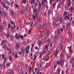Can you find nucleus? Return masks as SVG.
Instances as JSON below:
<instances>
[{"mask_svg": "<svg viewBox=\"0 0 74 74\" xmlns=\"http://www.w3.org/2000/svg\"><path fill=\"white\" fill-rule=\"evenodd\" d=\"M44 3V1H42L41 3H40V2H38V5L37 7V8H36L35 10H33V12L34 13V12L36 13V18L38 17V15H39V14L40 12V9L42 7V4Z\"/></svg>", "mask_w": 74, "mask_h": 74, "instance_id": "f257e3e1", "label": "nucleus"}, {"mask_svg": "<svg viewBox=\"0 0 74 74\" xmlns=\"http://www.w3.org/2000/svg\"><path fill=\"white\" fill-rule=\"evenodd\" d=\"M24 52L25 50L24 49H23V50L22 49L21 51H20L19 52H18V53L20 55H21L22 54H23V55H24Z\"/></svg>", "mask_w": 74, "mask_h": 74, "instance_id": "f03ea898", "label": "nucleus"}, {"mask_svg": "<svg viewBox=\"0 0 74 74\" xmlns=\"http://www.w3.org/2000/svg\"><path fill=\"white\" fill-rule=\"evenodd\" d=\"M62 62V59L61 58L60 61H57L56 62V64H57L59 65L60 66V64H61V63Z\"/></svg>", "mask_w": 74, "mask_h": 74, "instance_id": "7ed1b4c3", "label": "nucleus"}, {"mask_svg": "<svg viewBox=\"0 0 74 74\" xmlns=\"http://www.w3.org/2000/svg\"><path fill=\"white\" fill-rule=\"evenodd\" d=\"M3 35H5V36H6L7 38H8L10 36V34L9 33H8L7 34L5 32H3Z\"/></svg>", "mask_w": 74, "mask_h": 74, "instance_id": "20e7f679", "label": "nucleus"}, {"mask_svg": "<svg viewBox=\"0 0 74 74\" xmlns=\"http://www.w3.org/2000/svg\"><path fill=\"white\" fill-rule=\"evenodd\" d=\"M69 54H70V55L72 56V54L73 53L74 51L72 49H71L70 50H69Z\"/></svg>", "mask_w": 74, "mask_h": 74, "instance_id": "39448f33", "label": "nucleus"}, {"mask_svg": "<svg viewBox=\"0 0 74 74\" xmlns=\"http://www.w3.org/2000/svg\"><path fill=\"white\" fill-rule=\"evenodd\" d=\"M20 34H18L17 36V34L16 33L14 37L16 38V40H19V37Z\"/></svg>", "mask_w": 74, "mask_h": 74, "instance_id": "423d86ee", "label": "nucleus"}, {"mask_svg": "<svg viewBox=\"0 0 74 74\" xmlns=\"http://www.w3.org/2000/svg\"><path fill=\"white\" fill-rule=\"evenodd\" d=\"M3 7H4V8H5L6 10V11L8 10V9L9 8V6H8V5L6 6L5 4H4L3 5Z\"/></svg>", "mask_w": 74, "mask_h": 74, "instance_id": "0eeeda50", "label": "nucleus"}, {"mask_svg": "<svg viewBox=\"0 0 74 74\" xmlns=\"http://www.w3.org/2000/svg\"><path fill=\"white\" fill-rule=\"evenodd\" d=\"M74 60V56H73L72 57L71 59L70 60V64H72V62H73V60Z\"/></svg>", "mask_w": 74, "mask_h": 74, "instance_id": "6e6552de", "label": "nucleus"}, {"mask_svg": "<svg viewBox=\"0 0 74 74\" xmlns=\"http://www.w3.org/2000/svg\"><path fill=\"white\" fill-rule=\"evenodd\" d=\"M37 22L38 23H39L41 22L42 21V19L40 17H38V18L37 20Z\"/></svg>", "mask_w": 74, "mask_h": 74, "instance_id": "1a4fd4ad", "label": "nucleus"}, {"mask_svg": "<svg viewBox=\"0 0 74 74\" xmlns=\"http://www.w3.org/2000/svg\"><path fill=\"white\" fill-rule=\"evenodd\" d=\"M10 40L11 41H13L14 39V37L12 35H11L10 36Z\"/></svg>", "mask_w": 74, "mask_h": 74, "instance_id": "9d476101", "label": "nucleus"}, {"mask_svg": "<svg viewBox=\"0 0 74 74\" xmlns=\"http://www.w3.org/2000/svg\"><path fill=\"white\" fill-rule=\"evenodd\" d=\"M59 36V35L58 34H56L54 37V40H56L58 38Z\"/></svg>", "mask_w": 74, "mask_h": 74, "instance_id": "9b49d317", "label": "nucleus"}, {"mask_svg": "<svg viewBox=\"0 0 74 74\" xmlns=\"http://www.w3.org/2000/svg\"><path fill=\"white\" fill-rule=\"evenodd\" d=\"M3 47L4 50H6L7 48V45L6 44H4L3 45Z\"/></svg>", "mask_w": 74, "mask_h": 74, "instance_id": "f8f14e48", "label": "nucleus"}, {"mask_svg": "<svg viewBox=\"0 0 74 74\" xmlns=\"http://www.w3.org/2000/svg\"><path fill=\"white\" fill-rule=\"evenodd\" d=\"M30 8L29 7L27 6L26 7V10H25L26 11H29L30 10Z\"/></svg>", "mask_w": 74, "mask_h": 74, "instance_id": "ddd939ff", "label": "nucleus"}, {"mask_svg": "<svg viewBox=\"0 0 74 74\" xmlns=\"http://www.w3.org/2000/svg\"><path fill=\"white\" fill-rule=\"evenodd\" d=\"M19 38H20L22 39V40H23V39L24 38V36H23L22 35L21 36L19 34V36L18 37V39H19Z\"/></svg>", "mask_w": 74, "mask_h": 74, "instance_id": "4468645a", "label": "nucleus"}, {"mask_svg": "<svg viewBox=\"0 0 74 74\" xmlns=\"http://www.w3.org/2000/svg\"><path fill=\"white\" fill-rule=\"evenodd\" d=\"M51 39H49L47 40V42L49 44L51 43Z\"/></svg>", "mask_w": 74, "mask_h": 74, "instance_id": "2eb2a0df", "label": "nucleus"}, {"mask_svg": "<svg viewBox=\"0 0 74 74\" xmlns=\"http://www.w3.org/2000/svg\"><path fill=\"white\" fill-rule=\"evenodd\" d=\"M30 47L29 45H28L27 47H25V50H29L30 49Z\"/></svg>", "mask_w": 74, "mask_h": 74, "instance_id": "dca6fc26", "label": "nucleus"}, {"mask_svg": "<svg viewBox=\"0 0 74 74\" xmlns=\"http://www.w3.org/2000/svg\"><path fill=\"white\" fill-rule=\"evenodd\" d=\"M10 62H7V63L6 64V66L7 67H9L10 65Z\"/></svg>", "mask_w": 74, "mask_h": 74, "instance_id": "f3484780", "label": "nucleus"}, {"mask_svg": "<svg viewBox=\"0 0 74 74\" xmlns=\"http://www.w3.org/2000/svg\"><path fill=\"white\" fill-rule=\"evenodd\" d=\"M46 50L45 48H44L43 49V52H42V55H43L44 53H45L46 51Z\"/></svg>", "mask_w": 74, "mask_h": 74, "instance_id": "a211bd4d", "label": "nucleus"}, {"mask_svg": "<svg viewBox=\"0 0 74 74\" xmlns=\"http://www.w3.org/2000/svg\"><path fill=\"white\" fill-rule=\"evenodd\" d=\"M51 13V10L50 9L49 10V11L48 12V15L49 16Z\"/></svg>", "mask_w": 74, "mask_h": 74, "instance_id": "6ab92c4d", "label": "nucleus"}, {"mask_svg": "<svg viewBox=\"0 0 74 74\" xmlns=\"http://www.w3.org/2000/svg\"><path fill=\"white\" fill-rule=\"evenodd\" d=\"M50 65H51L50 63H48V64H46V65L45 66V67L46 68H47Z\"/></svg>", "mask_w": 74, "mask_h": 74, "instance_id": "aec40b11", "label": "nucleus"}, {"mask_svg": "<svg viewBox=\"0 0 74 74\" xmlns=\"http://www.w3.org/2000/svg\"><path fill=\"white\" fill-rule=\"evenodd\" d=\"M45 32H46V34L49 35V31L47 30V29H46L45 31Z\"/></svg>", "mask_w": 74, "mask_h": 74, "instance_id": "412c9836", "label": "nucleus"}, {"mask_svg": "<svg viewBox=\"0 0 74 74\" xmlns=\"http://www.w3.org/2000/svg\"><path fill=\"white\" fill-rule=\"evenodd\" d=\"M35 3V1L34 0H31L30 2V3L31 5L34 4Z\"/></svg>", "mask_w": 74, "mask_h": 74, "instance_id": "4be33fe9", "label": "nucleus"}, {"mask_svg": "<svg viewBox=\"0 0 74 74\" xmlns=\"http://www.w3.org/2000/svg\"><path fill=\"white\" fill-rule=\"evenodd\" d=\"M42 27H43L42 25V24H41L39 25V29H42Z\"/></svg>", "mask_w": 74, "mask_h": 74, "instance_id": "5701e85b", "label": "nucleus"}, {"mask_svg": "<svg viewBox=\"0 0 74 74\" xmlns=\"http://www.w3.org/2000/svg\"><path fill=\"white\" fill-rule=\"evenodd\" d=\"M2 58L3 60H4L5 59V55L4 54H2Z\"/></svg>", "mask_w": 74, "mask_h": 74, "instance_id": "b1692460", "label": "nucleus"}, {"mask_svg": "<svg viewBox=\"0 0 74 74\" xmlns=\"http://www.w3.org/2000/svg\"><path fill=\"white\" fill-rule=\"evenodd\" d=\"M68 2V7H69L71 5V1Z\"/></svg>", "mask_w": 74, "mask_h": 74, "instance_id": "393cba45", "label": "nucleus"}, {"mask_svg": "<svg viewBox=\"0 0 74 74\" xmlns=\"http://www.w3.org/2000/svg\"><path fill=\"white\" fill-rule=\"evenodd\" d=\"M35 13V15H33V19L34 20H35V18H36H36H37L38 16H38L37 17H36V13H35V12H34V13Z\"/></svg>", "mask_w": 74, "mask_h": 74, "instance_id": "a878e982", "label": "nucleus"}, {"mask_svg": "<svg viewBox=\"0 0 74 74\" xmlns=\"http://www.w3.org/2000/svg\"><path fill=\"white\" fill-rule=\"evenodd\" d=\"M17 54L16 52L15 51H14V52L12 53V55H13V56H15L16 54Z\"/></svg>", "mask_w": 74, "mask_h": 74, "instance_id": "bb28decb", "label": "nucleus"}, {"mask_svg": "<svg viewBox=\"0 0 74 74\" xmlns=\"http://www.w3.org/2000/svg\"><path fill=\"white\" fill-rule=\"evenodd\" d=\"M60 25L62 23V18H60Z\"/></svg>", "mask_w": 74, "mask_h": 74, "instance_id": "cd10ccee", "label": "nucleus"}, {"mask_svg": "<svg viewBox=\"0 0 74 74\" xmlns=\"http://www.w3.org/2000/svg\"><path fill=\"white\" fill-rule=\"evenodd\" d=\"M38 45H40V47H41V44H42V42L40 41V40H39L38 42Z\"/></svg>", "mask_w": 74, "mask_h": 74, "instance_id": "c85d7f7f", "label": "nucleus"}, {"mask_svg": "<svg viewBox=\"0 0 74 74\" xmlns=\"http://www.w3.org/2000/svg\"><path fill=\"white\" fill-rule=\"evenodd\" d=\"M70 26V22L68 23L66 25V27H69Z\"/></svg>", "mask_w": 74, "mask_h": 74, "instance_id": "c756f323", "label": "nucleus"}, {"mask_svg": "<svg viewBox=\"0 0 74 74\" xmlns=\"http://www.w3.org/2000/svg\"><path fill=\"white\" fill-rule=\"evenodd\" d=\"M4 40H2L1 42V44H0V45H3L4 44Z\"/></svg>", "mask_w": 74, "mask_h": 74, "instance_id": "7c9ffc66", "label": "nucleus"}, {"mask_svg": "<svg viewBox=\"0 0 74 74\" xmlns=\"http://www.w3.org/2000/svg\"><path fill=\"white\" fill-rule=\"evenodd\" d=\"M7 4L8 5L10 6V2L9 1H7Z\"/></svg>", "mask_w": 74, "mask_h": 74, "instance_id": "2f4dec72", "label": "nucleus"}, {"mask_svg": "<svg viewBox=\"0 0 74 74\" xmlns=\"http://www.w3.org/2000/svg\"><path fill=\"white\" fill-rule=\"evenodd\" d=\"M50 51H48L47 52V55L49 56V55L51 54V53Z\"/></svg>", "mask_w": 74, "mask_h": 74, "instance_id": "473e14b6", "label": "nucleus"}, {"mask_svg": "<svg viewBox=\"0 0 74 74\" xmlns=\"http://www.w3.org/2000/svg\"><path fill=\"white\" fill-rule=\"evenodd\" d=\"M64 63L62 62L61 63L60 65L61 67H62L64 66Z\"/></svg>", "mask_w": 74, "mask_h": 74, "instance_id": "72a5a7b5", "label": "nucleus"}, {"mask_svg": "<svg viewBox=\"0 0 74 74\" xmlns=\"http://www.w3.org/2000/svg\"><path fill=\"white\" fill-rule=\"evenodd\" d=\"M72 46L71 45L70 46L67 47V48H68L69 49V50L71 49V48H72Z\"/></svg>", "mask_w": 74, "mask_h": 74, "instance_id": "f704fd0d", "label": "nucleus"}, {"mask_svg": "<svg viewBox=\"0 0 74 74\" xmlns=\"http://www.w3.org/2000/svg\"><path fill=\"white\" fill-rule=\"evenodd\" d=\"M16 46L17 47H19V43L18 42L16 43Z\"/></svg>", "mask_w": 74, "mask_h": 74, "instance_id": "c9c22d12", "label": "nucleus"}, {"mask_svg": "<svg viewBox=\"0 0 74 74\" xmlns=\"http://www.w3.org/2000/svg\"><path fill=\"white\" fill-rule=\"evenodd\" d=\"M9 60H10L11 61L12 60V57L11 56H9Z\"/></svg>", "mask_w": 74, "mask_h": 74, "instance_id": "e433bc0d", "label": "nucleus"}, {"mask_svg": "<svg viewBox=\"0 0 74 74\" xmlns=\"http://www.w3.org/2000/svg\"><path fill=\"white\" fill-rule=\"evenodd\" d=\"M34 6L36 7L38 6V3H35L34 4Z\"/></svg>", "mask_w": 74, "mask_h": 74, "instance_id": "4c0bfd02", "label": "nucleus"}, {"mask_svg": "<svg viewBox=\"0 0 74 74\" xmlns=\"http://www.w3.org/2000/svg\"><path fill=\"white\" fill-rule=\"evenodd\" d=\"M14 13V10H12V12H11V16H13Z\"/></svg>", "mask_w": 74, "mask_h": 74, "instance_id": "58836bf2", "label": "nucleus"}, {"mask_svg": "<svg viewBox=\"0 0 74 74\" xmlns=\"http://www.w3.org/2000/svg\"><path fill=\"white\" fill-rule=\"evenodd\" d=\"M44 33H43V34H41V35H40V37L41 38H42V37H43V38H44Z\"/></svg>", "mask_w": 74, "mask_h": 74, "instance_id": "ea45409f", "label": "nucleus"}, {"mask_svg": "<svg viewBox=\"0 0 74 74\" xmlns=\"http://www.w3.org/2000/svg\"><path fill=\"white\" fill-rule=\"evenodd\" d=\"M58 34L59 35L61 34V32H60V31L59 29H58Z\"/></svg>", "mask_w": 74, "mask_h": 74, "instance_id": "a19ab883", "label": "nucleus"}, {"mask_svg": "<svg viewBox=\"0 0 74 74\" xmlns=\"http://www.w3.org/2000/svg\"><path fill=\"white\" fill-rule=\"evenodd\" d=\"M3 17H5V16H7V14H6V13H4V14H3Z\"/></svg>", "mask_w": 74, "mask_h": 74, "instance_id": "79ce46f5", "label": "nucleus"}, {"mask_svg": "<svg viewBox=\"0 0 74 74\" xmlns=\"http://www.w3.org/2000/svg\"><path fill=\"white\" fill-rule=\"evenodd\" d=\"M68 12H65L64 13V15H66L68 14Z\"/></svg>", "mask_w": 74, "mask_h": 74, "instance_id": "37998d69", "label": "nucleus"}, {"mask_svg": "<svg viewBox=\"0 0 74 74\" xmlns=\"http://www.w3.org/2000/svg\"><path fill=\"white\" fill-rule=\"evenodd\" d=\"M57 71H58V73H60V69H59V68H58V69H57Z\"/></svg>", "mask_w": 74, "mask_h": 74, "instance_id": "c03bdc74", "label": "nucleus"}, {"mask_svg": "<svg viewBox=\"0 0 74 74\" xmlns=\"http://www.w3.org/2000/svg\"><path fill=\"white\" fill-rule=\"evenodd\" d=\"M3 30V28L2 27H1L0 28V32H2V30Z\"/></svg>", "mask_w": 74, "mask_h": 74, "instance_id": "a18cd8bd", "label": "nucleus"}, {"mask_svg": "<svg viewBox=\"0 0 74 74\" xmlns=\"http://www.w3.org/2000/svg\"><path fill=\"white\" fill-rule=\"evenodd\" d=\"M60 7H61L60 4V3H59L57 6V8H60Z\"/></svg>", "mask_w": 74, "mask_h": 74, "instance_id": "49530a36", "label": "nucleus"}, {"mask_svg": "<svg viewBox=\"0 0 74 74\" xmlns=\"http://www.w3.org/2000/svg\"><path fill=\"white\" fill-rule=\"evenodd\" d=\"M37 58V56L36 55H35L34 56V60H36V58Z\"/></svg>", "mask_w": 74, "mask_h": 74, "instance_id": "de8ad7c7", "label": "nucleus"}, {"mask_svg": "<svg viewBox=\"0 0 74 74\" xmlns=\"http://www.w3.org/2000/svg\"><path fill=\"white\" fill-rule=\"evenodd\" d=\"M65 0H60V1L61 3V4L62 5V2L63 1H64Z\"/></svg>", "mask_w": 74, "mask_h": 74, "instance_id": "09e8293b", "label": "nucleus"}, {"mask_svg": "<svg viewBox=\"0 0 74 74\" xmlns=\"http://www.w3.org/2000/svg\"><path fill=\"white\" fill-rule=\"evenodd\" d=\"M60 20V18H57L56 19V22L57 23H58V22Z\"/></svg>", "mask_w": 74, "mask_h": 74, "instance_id": "8fccbe9b", "label": "nucleus"}, {"mask_svg": "<svg viewBox=\"0 0 74 74\" xmlns=\"http://www.w3.org/2000/svg\"><path fill=\"white\" fill-rule=\"evenodd\" d=\"M42 54L41 53L39 54V58L40 59V58H41V57H42Z\"/></svg>", "mask_w": 74, "mask_h": 74, "instance_id": "3c124183", "label": "nucleus"}, {"mask_svg": "<svg viewBox=\"0 0 74 74\" xmlns=\"http://www.w3.org/2000/svg\"><path fill=\"white\" fill-rule=\"evenodd\" d=\"M19 71V69L18 68H16L15 69V71H17V72H18V71Z\"/></svg>", "mask_w": 74, "mask_h": 74, "instance_id": "603ef678", "label": "nucleus"}, {"mask_svg": "<svg viewBox=\"0 0 74 74\" xmlns=\"http://www.w3.org/2000/svg\"><path fill=\"white\" fill-rule=\"evenodd\" d=\"M21 13L22 14H24V12L23 10H21Z\"/></svg>", "mask_w": 74, "mask_h": 74, "instance_id": "864d4df0", "label": "nucleus"}, {"mask_svg": "<svg viewBox=\"0 0 74 74\" xmlns=\"http://www.w3.org/2000/svg\"><path fill=\"white\" fill-rule=\"evenodd\" d=\"M50 1V5H51L52 4V1H53V0H49Z\"/></svg>", "mask_w": 74, "mask_h": 74, "instance_id": "5fc2aeb1", "label": "nucleus"}, {"mask_svg": "<svg viewBox=\"0 0 74 74\" xmlns=\"http://www.w3.org/2000/svg\"><path fill=\"white\" fill-rule=\"evenodd\" d=\"M8 28H10V23H9L8 24Z\"/></svg>", "mask_w": 74, "mask_h": 74, "instance_id": "6e6d98bb", "label": "nucleus"}, {"mask_svg": "<svg viewBox=\"0 0 74 74\" xmlns=\"http://www.w3.org/2000/svg\"><path fill=\"white\" fill-rule=\"evenodd\" d=\"M25 51L26 54H28L29 53V50H25Z\"/></svg>", "mask_w": 74, "mask_h": 74, "instance_id": "4d7b16f0", "label": "nucleus"}, {"mask_svg": "<svg viewBox=\"0 0 74 74\" xmlns=\"http://www.w3.org/2000/svg\"><path fill=\"white\" fill-rule=\"evenodd\" d=\"M14 74V72L13 71L10 72V74Z\"/></svg>", "mask_w": 74, "mask_h": 74, "instance_id": "13d9d810", "label": "nucleus"}, {"mask_svg": "<svg viewBox=\"0 0 74 74\" xmlns=\"http://www.w3.org/2000/svg\"><path fill=\"white\" fill-rule=\"evenodd\" d=\"M34 48L36 50H37L38 49V46H36L35 47V48Z\"/></svg>", "mask_w": 74, "mask_h": 74, "instance_id": "bf43d9fd", "label": "nucleus"}, {"mask_svg": "<svg viewBox=\"0 0 74 74\" xmlns=\"http://www.w3.org/2000/svg\"><path fill=\"white\" fill-rule=\"evenodd\" d=\"M23 3L24 4H25L26 3V1L25 0H23Z\"/></svg>", "mask_w": 74, "mask_h": 74, "instance_id": "052dcab7", "label": "nucleus"}, {"mask_svg": "<svg viewBox=\"0 0 74 74\" xmlns=\"http://www.w3.org/2000/svg\"><path fill=\"white\" fill-rule=\"evenodd\" d=\"M56 3H53V8H54L55 7V6H56Z\"/></svg>", "mask_w": 74, "mask_h": 74, "instance_id": "680f3d73", "label": "nucleus"}, {"mask_svg": "<svg viewBox=\"0 0 74 74\" xmlns=\"http://www.w3.org/2000/svg\"><path fill=\"white\" fill-rule=\"evenodd\" d=\"M66 74H69V73H68V72H69V71L68 70V69H67L66 70Z\"/></svg>", "mask_w": 74, "mask_h": 74, "instance_id": "e2e57ef3", "label": "nucleus"}, {"mask_svg": "<svg viewBox=\"0 0 74 74\" xmlns=\"http://www.w3.org/2000/svg\"><path fill=\"white\" fill-rule=\"evenodd\" d=\"M70 57H71V56H69V57H67V59L68 60L69 58H70Z\"/></svg>", "mask_w": 74, "mask_h": 74, "instance_id": "0e129e2a", "label": "nucleus"}, {"mask_svg": "<svg viewBox=\"0 0 74 74\" xmlns=\"http://www.w3.org/2000/svg\"><path fill=\"white\" fill-rule=\"evenodd\" d=\"M44 40L45 41V40L44 39H42L41 40H40V41L42 43V42H44Z\"/></svg>", "mask_w": 74, "mask_h": 74, "instance_id": "69168bd1", "label": "nucleus"}, {"mask_svg": "<svg viewBox=\"0 0 74 74\" xmlns=\"http://www.w3.org/2000/svg\"><path fill=\"white\" fill-rule=\"evenodd\" d=\"M31 30H32V28L30 29L29 30V33H28L29 34H31Z\"/></svg>", "mask_w": 74, "mask_h": 74, "instance_id": "338daca9", "label": "nucleus"}, {"mask_svg": "<svg viewBox=\"0 0 74 74\" xmlns=\"http://www.w3.org/2000/svg\"><path fill=\"white\" fill-rule=\"evenodd\" d=\"M40 70H38L37 72V74H39L40 73Z\"/></svg>", "mask_w": 74, "mask_h": 74, "instance_id": "774afa93", "label": "nucleus"}]
</instances>
